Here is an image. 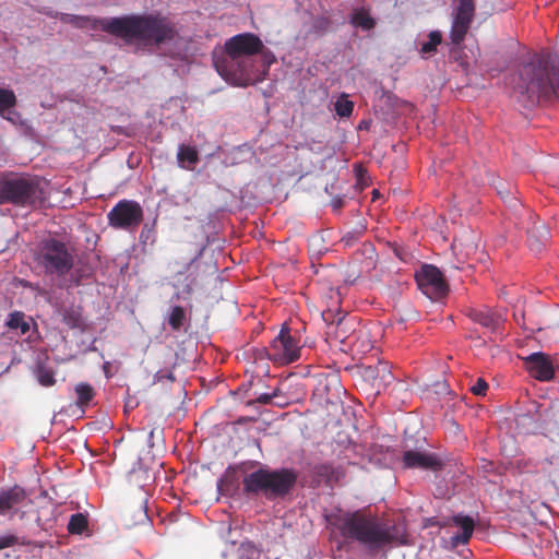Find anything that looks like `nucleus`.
<instances>
[{"instance_id":"obj_1","label":"nucleus","mask_w":559,"mask_h":559,"mask_svg":"<svg viewBox=\"0 0 559 559\" xmlns=\"http://www.w3.org/2000/svg\"><path fill=\"white\" fill-rule=\"evenodd\" d=\"M59 19L78 28L102 29L138 48L159 47L178 36L176 24L159 12L102 19L61 13Z\"/></svg>"},{"instance_id":"obj_2","label":"nucleus","mask_w":559,"mask_h":559,"mask_svg":"<svg viewBox=\"0 0 559 559\" xmlns=\"http://www.w3.org/2000/svg\"><path fill=\"white\" fill-rule=\"evenodd\" d=\"M333 524L343 537L356 540L369 550H379L388 545H409L404 523L389 525L360 510L338 515Z\"/></svg>"},{"instance_id":"obj_3","label":"nucleus","mask_w":559,"mask_h":559,"mask_svg":"<svg viewBox=\"0 0 559 559\" xmlns=\"http://www.w3.org/2000/svg\"><path fill=\"white\" fill-rule=\"evenodd\" d=\"M264 44L253 33H241L228 38L224 52L214 60L217 73L235 86L246 87L254 82L253 57L261 53Z\"/></svg>"},{"instance_id":"obj_4","label":"nucleus","mask_w":559,"mask_h":559,"mask_svg":"<svg viewBox=\"0 0 559 559\" xmlns=\"http://www.w3.org/2000/svg\"><path fill=\"white\" fill-rule=\"evenodd\" d=\"M518 91L526 95L532 105L559 97V61L549 53L531 56L520 71Z\"/></svg>"},{"instance_id":"obj_5","label":"nucleus","mask_w":559,"mask_h":559,"mask_svg":"<svg viewBox=\"0 0 559 559\" xmlns=\"http://www.w3.org/2000/svg\"><path fill=\"white\" fill-rule=\"evenodd\" d=\"M45 200V191L38 177L0 176V204L34 207L41 205Z\"/></svg>"},{"instance_id":"obj_6","label":"nucleus","mask_w":559,"mask_h":559,"mask_svg":"<svg viewBox=\"0 0 559 559\" xmlns=\"http://www.w3.org/2000/svg\"><path fill=\"white\" fill-rule=\"evenodd\" d=\"M297 476L292 469L269 471L260 468L243 478V489L248 495L264 493L266 497H283L296 483Z\"/></svg>"},{"instance_id":"obj_7","label":"nucleus","mask_w":559,"mask_h":559,"mask_svg":"<svg viewBox=\"0 0 559 559\" xmlns=\"http://www.w3.org/2000/svg\"><path fill=\"white\" fill-rule=\"evenodd\" d=\"M36 261L47 275L63 276L72 270L74 255L64 242L48 238L39 243Z\"/></svg>"},{"instance_id":"obj_8","label":"nucleus","mask_w":559,"mask_h":559,"mask_svg":"<svg viewBox=\"0 0 559 559\" xmlns=\"http://www.w3.org/2000/svg\"><path fill=\"white\" fill-rule=\"evenodd\" d=\"M143 209L134 200H120L107 214L108 224L115 229L132 231L143 221Z\"/></svg>"},{"instance_id":"obj_9","label":"nucleus","mask_w":559,"mask_h":559,"mask_svg":"<svg viewBox=\"0 0 559 559\" xmlns=\"http://www.w3.org/2000/svg\"><path fill=\"white\" fill-rule=\"evenodd\" d=\"M271 361L285 366L299 359L300 346L292 335L290 329L283 326L278 335L271 342Z\"/></svg>"},{"instance_id":"obj_10","label":"nucleus","mask_w":559,"mask_h":559,"mask_svg":"<svg viewBox=\"0 0 559 559\" xmlns=\"http://www.w3.org/2000/svg\"><path fill=\"white\" fill-rule=\"evenodd\" d=\"M416 282L420 290L430 299H439L447 295L448 285L441 271L431 264H425L416 273Z\"/></svg>"},{"instance_id":"obj_11","label":"nucleus","mask_w":559,"mask_h":559,"mask_svg":"<svg viewBox=\"0 0 559 559\" xmlns=\"http://www.w3.org/2000/svg\"><path fill=\"white\" fill-rule=\"evenodd\" d=\"M475 10L474 0H459L450 32V38L454 45H460L464 40L474 20Z\"/></svg>"},{"instance_id":"obj_12","label":"nucleus","mask_w":559,"mask_h":559,"mask_svg":"<svg viewBox=\"0 0 559 559\" xmlns=\"http://www.w3.org/2000/svg\"><path fill=\"white\" fill-rule=\"evenodd\" d=\"M402 462L405 468H419L431 472H438L443 466L437 454L418 450L404 451Z\"/></svg>"},{"instance_id":"obj_13","label":"nucleus","mask_w":559,"mask_h":559,"mask_svg":"<svg viewBox=\"0 0 559 559\" xmlns=\"http://www.w3.org/2000/svg\"><path fill=\"white\" fill-rule=\"evenodd\" d=\"M530 374L538 381H550L555 377V368L548 355L533 353L524 358Z\"/></svg>"},{"instance_id":"obj_14","label":"nucleus","mask_w":559,"mask_h":559,"mask_svg":"<svg viewBox=\"0 0 559 559\" xmlns=\"http://www.w3.org/2000/svg\"><path fill=\"white\" fill-rule=\"evenodd\" d=\"M17 99L12 90L0 87V117L17 124L20 121V114L14 109Z\"/></svg>"},{"instance_id":"obj_15","label":"nucleus","mask_w":559,"mask_h":559,"mask_svg":"<svg viewBox=\"0 0 559 559\" xmlns=\"http://www.w3.org/2000/svg\"><path fill=\"white\" fill-rule=\"evenodd\" d=\"M468 316L474 322L487 328L492 333H497L503 323L502 317L491 310L474 309L469 311Z\"/></svg>"},{"instance_id":"obj_16","label":"nucleus","mask_w":559,"mask_h":559,"mask_svg":"<svg viewBox=\"0 0 559 559\" xmlns=\"http://www.w3.org/2000/svg\"><path fill=\"white\" fill-rule=\"evenodd\" d=\"M26 498L25 490L20 486H14L0 491V514H4L13 507L22 503Z\"/></svg>"},{"instance_id":"obj_17","label":"nucleus","mask_w":559,"mask_h":559,"mask_svg":"<svg viewBox=\"0 0 559 559\" xmlns=\"http://www.w3.org/2000/svg\"><path fill=\"white\" fill-rule=\"evenodd\" d=\"M367 373L373 378V384L378 390L386 388L394 380V376L390 370L389 364L383 361H379L374 367H368Z\"/></svg>"},{"instance_id":"obj_18","label":"nucleus","mask_w":559,"mask_h":559,"mask_svg":"<svg viewBox=\"0 0 559 559\" xmlns=\"http://www.w3.org/2000/svg\"><path fill=\"white\" fill-rule=\"evenodd\" d=\"M453 523L461 530L460 534H456L452 537V540L455 545L466 544L472 534L474 532V520L468 515H455L453 516Z\"/></svg>"},{"instance_id":"obj_19","label":"nucleus","mask_w":559,"mask_h":559,"mask_svg":"<svg viewBox=\"0 0 559 559\" xmlns=\"http://www.w3.org/2000/svg\"><path fill=\"white\" fill-rule=\"evenodd\" d=\"M549 239V231L545 225H534L528 230V246L530 249L536 253H539L546 246Z\"/></svg>"},{"instance_id":"obj_20","label":"nucleus","mask_w":559,"mask_h":559,"mask_svg":"<svg viewBox=\"0 0 559 559\" xmlns=\"http://www.w3.org/2000/svg\"><path fill=\"white\" fill-rule=\"evenodd\" d=\"M74 392L76 394L75 404L82 409L88 406L96 395L94 386L86 382L78 383L74 386Z\"/></svg>"},{"instance_id":"obj_21","label":"nucleus","mask_w":559,"mask_h":559,"mask_svg":"<svg viewBox=\"0 0 559 559\" xmlns=\"http://www.w3.org/2000/svg\"><path fill=\"white\" fill-rule=\"evenodd\" d=\"M349 320L345 316L340 317L334 325L333 322L329 325V335H333L334 338L341 343H345L347 340L353 338L348 332Z\"/></svg>"},{"instance_id":"obj_22","label":"nucleus","mask_w":559,"mask_h":559,"mask_svg":"<svg viewBox=\"0 0 559 559\" xmlns=\"http://www.w3.org/2000/svg\"><path fill=\"white\" fill-rule=\"evenodd\" d=\"M350 24L364 31H370L374 27L376 21L366 9L360 8L352 14Z\"/></svg>"},{"instance_id":"obj_23","label":"nucleus","mask_w":559,"mask_h":559,"mask_svg":"<svg viewBox=\"0 0 559 559\" xmlns=\"http://www.w3.org/2000/svg\"><path fill=\"white\" fill-rule=\"evenodd\" d=\"M271 346L270 347H260L254 348L252 352L253 362L257 365V368L264 374H269V364L271 361Z\"/></svg>"},{"instance_id":"obj_24","label":"nucleus","mask_w":559,"mask_h":559,"mask_svg":"<svg viewBox=\"0 0 559 559\" xmlns=\"http://www.w3.org/2000/svg\"><path fill=\"white\" fill-rule=\"evenodd\" d=\"M7 326L10 330H20L21 334H26L29 331V323L26 316L22 311H13L9 314Z\"/></svg>"},{"instance_id":"obj_25","label":"nucleus","mask_w":559,"mask_h":559,"mask_svg":"<svg viewBox=\"0 0 559 559\" xmlns=\"http://www.w3.org/2000/svg\"><path fill=\"white\" fill-rule=\"evenodd\" d=\"M187 320L186 310L181 306H174L168 316V324L173 331H180Z\"/></svg>"},{"instance_id":"obj_26","label":"nucleus","mask_w":559,"mask_h":559,"mask_svg":"<svg viewBox=\"0 0 559 559\" xmlns=\"http://www.w3.org/2000/svg\"><path fill=\"white\" fill-rule=\"evenodd\" d=\"M355 341L352 342L359 353H367L372 348L370 333L366 329H359L353 333Z\"/></svg>"},{"instance_id":"obj_27","label":"nucleus","mask_w":559,"mask_h":559,"mask_svg":"<svg viewBox=\"0 0 559 559\" xmlns=\"http://www.w3.org/2000/svg\"><path fill=\"white\" fill-rule=\"evenodd\" d=\"M238 559H264V555L252 542H243L238 548Z\"/></svg>"},{"instance_id":"obj_28","label":"nucleus","mask_w":559,"mask_h":559,"mask_svg":"<svg viewBox=\"0 0 559 559\" xmlns=\"http://www.w3.org/2000/svg\"><path fill=\"white\" fill-rule=\"evenodd\" d=\"M177 159L179 164L195 165L199 162V154L195 147L181 144L178 148Z\"/></svg>"},{"instance_id":"obj_29","label":"nucleus","mask_w":559,"mask_h":559,"mask_svg":"<svg viewBox=\"0 0 559 559\" xmlns=\"http://www.w3.org/2000/svg\"><path fill=\"white\" fill-rule=\"evenodd\" d=\"M428 38V41L423 43L419 49V52L423 57L437 51V47L442 41V34L439 31H432L429 33Z\"/></svg>"},{"instance_id":"obj_30","label":"nucleus","mask_w":559,"mask_h":559,"mask_svg":"<svg viewBox=\"0 0 559 559\" xmlns=\"http://www.w3.org/2000/svg\"><path fill=\"white\" fill-rule=\"evenodd\" d=\"M88 526L87 516L83 513H74L70 516L68 532L70 534H82Z\"/></svg>"},{"instance_id":"obj_31","label":"nucleus","mask_w":559,"mask_h":559,"mask_svg":"<svg viewBox=\"0 0 559 559\" xmlns=\"http://www.w3.org/2000/svg\"><path fill=\"white\" fill-rule=\"evenodd\" d=\"M238 487L237 477L235 473L226 472L219 479L217 489L222 495H231Z\"/></svg>"},{"instance_id":"obj_32","label":"nucleus","mask_w":559,"mask_h":559,"mask_svg":"<svg viewBox=\"0 0 559 559\" xmlns=\"http://www.w3.org/2000/svg\"><path fill=\"white\" fill-rule=\"evenodd\" d=\"M334 109L337 116L347 118L353 114L354 103L343 95L335 102Z\"/></svg>"},{"instance_id":"obj_33","label":"nucleus","mask_w":559,"mask_h":559,"mask_svg":"<svg viewBox=\"0 0 559 559\" xmlns=\"http://www.w3.org/2000/svg\"><path fill=\"white\" fill-rule=\"evenodd\" d=\"M36 378L43 386H52L56 383L55 372L45 366L37 367Z\"/></svg>"},{"instance_id":"obj_34","label":"nucleus","mask_w":559,"mask_h":559,"mask_svg":"<svg viewBox=\"0 0 559 559\" xmlns=\"http://www.w3.org/2000/svg\"><path fill=\"white\" fill-rule=\"evenodd\" d=\"M496 190L503 201L509 202L511 206L516 205V199L510 198L512 194V187L510 185L500 182L499 186L496 187Z\"/></svg>"},{"instance_id":"obj_35","label":"nucleus","mask_w":559,"mask_h":559,"mask_svg":"<svg viewBox=\"0 0 559 559\" xmlns=\"http://www.w3.org/2000/svg\"><path fill=\"white\" fill-rule=\"evenodd\" d=\"M330 26H331V21L329 17L318 16L317 19L313 20L312 31L316 34L322 35L329 31Z\"/></svg>"},{"instance_id":"obj_36","label":"nucleus","mask_w":559,"mask_h":559,"mask_svg":"<svg viewBox=\"0 0 559 559\" xmlns=\"http://www.w3.org/2000/svg\"><path fill=\"white\" fill-rule=\"evenodd\" d=\"M488 390V384L483 378H478L475 384L471 388V391L475 395H485Z\"/></svg>"},{"instance_id":"obj_37","label":"nucleus","mask_w":559,"mask_h":559,"mask_svg":"<svg viewBox=\"0 0 559 559\" xmlns=\"http://www.w3.org/2000/svg\"><path fill=\"white\" fill-rule=\"evenodd\" d=\"M514 466L520 472H532V469L535 467L533 461L530 459H518L514 462Z\"/></svg>"},{"instance_id":"obj_38","label":"nucleus","mask_w":559,"mask_h":559,"mask_svg":"<svg viewBox=\"0 0 559 559\" xmlns=\"http://www.w3.org/2000/svg\"><path fill=\"white\" fill-rule=\"evenodd\" d=\"M276 395H277V390H275L271 394L263 393V394H260L254 401L249 402L248 404L250 405L252 403H259V404H262V405H267V404L272 403L273 397H275Z\"/></svg>"},{"instance_id":"obj_39","label":"nucleus","mask_w":559,"mask_h":559,"mask_svg":"<svg viewBox=\"0 0 559 559\" xmlns=\"http://www.w3.org/2000/svg\"><path fill=\"white\" fill-rule=\"evenodd\" d=\"M17 544V537L15 535L0 536V550L12 547Z\"/></svg>"},{"instance_id":"obj_40","label":"nucleus","mask_w":559,"mask_h":559,"mask_svg":"<svg viewBox=\"0 0 559 559\" xmlns=\"http://www.w3.org/2000/svg\"><path fill=\"white\" fill-rule=\"evenodd\" d=\"M366 128L365 121H361V124L359 126V129Z\"/></svg>"},{"instance_id":"obj_41","label":"nucleus","mask_w":559,"mask_h":559,"mask_svg":"<svg viewBox=\"0 0 559 559\" xmlns=\"http://www.w3.org/2000/svg\"><path fill=\"white\" fill-rule=\"evenodd\" d=\"M366 128L365 121H361V124L359 126V129Z\"/></svg>"},{"instance_id":"obj_42","label":"nucleus","mask_w":559,"mask_h":559,"mask_svg":"<svg viewBox=\"0 0 559 559\" xmlns=\"http://www.w3.org/2000/svg\"><path fill=\"white\" fill-rule=\"evenodd\" d=\"M366 128L365 121H361V124L359 126V129Z\"/></svg>"}]
</instances>
